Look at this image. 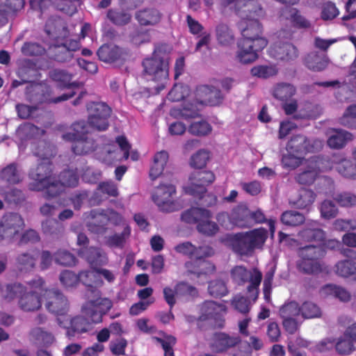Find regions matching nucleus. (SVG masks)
<instances>
[{"mask_svg": "<svg viewBox=\"0 0 356 356\" xmlns=\"http://www.w3.org/2000/svg\"><path fill=\"white\" fill-rule=\"evenodd\" d=\"M242 38L238 42L237 58L243 64H248L258 58V52L268 44L262 37V25L259 19L244 17L238 24Z\"/></svg>", "mask_w": 356, "mask_h": 356, "instance_id": "f257e3e1", "label": "nucleus"}, {"mask_svg": "<svg viewBox=\"0 0 356 356\" xmlns=\"http://www.w3.org/2000/svg\"><path fill=\"white\" fill-rule=\"evenodd\" d=\"M44 31L49 37H54V43L49 47L51 58L59 63L70 61L74 52L80 48L77 40H68L69 31L67 26L59 19L49 18L44 26Z\"/></svg>", "mask_w": 356, "mask_h": 356, "instance_id": "f03ea898", "label": "nucleus"}, {"mask_svg": "<svg viewBox=\"0 0 356 356\" xmlns=\"http://www.w3.org/2000/svg\"><path fill=\"white\" fill-rule=\"evenodd\" d=\"M168 46L160 44L155 47L150 57L142 62V74L148 81H152L156 92L163 90L169 79Z\"/></svg>", "mask_w": 356, "mask_h": 356, "instance_id": "7ed1b4c3", "label": "nucleus"}, {"mask_svg": "<svg viewBox=\"0 0 356 356\" xmlns=\"http://www.w3.org/2000/svg\"><path fill=\"white\" fill-rule=\"evenodd\" d=\"M267 238V230L261 227L230 234L227 238V242L234 252L241 256H247L254 249L261 248Z\"/></svg>", "mask_w": 356, "mask_h": 356, "instance_id": "20e7f679", "label": "nucleus"}, {"mask_svg": "<svg viewBox=\"0 0 356 356\" xmlns=\"http://www.w3.org/2000/svg\"><path fill=\"white\" fill-rule=\"evenodd\" d=\"M72 132H67L62 136V138L72 143V152L79 156L89 154L95 152L97 143L92 137L89 136L87 123L84 120L76 121L72 124Z\"/></svg>", "mask_w": 356, "mask_h": 356, "instance_id": "39448f33", "label": "nucleus"}, {"mask_svg": "<svg viewBox=\"0 0 356 356\" xmlns=\"http://www.w3.org/2000/svg\"><path fill=\"white\" fill-rule=\"evenodd\" d=\"M225 306L213 300L204 301L200 307V315L197 325L201 330L221 329L224 327Z\"/></svg>", "mask_w": 356, "mask_h": 356, "instance_id": "423d86ee", "label": "nucleus"}, {"mask_svg": "<svg viewBox=\"0 0 356 356\" xmlns=\"http://www.w3.org/2000/svg\"><path fill=\"white\" fill-rule=\"evenodd\" d=\"M230 276L232 281L239 286L249 282L247 291L254 301L257 299L259 286L262 280V273L258 268H254L250 272L244 266H235L230 270Z\"/></svg>", "mask_w": 356, "mask_h": 356, "instance_id": "0eeeda50", "label": "nucleus"}, {"mask_svg": "<svg viewBox=\"0 0 356 356\" xmlns=\"http://www.w3.org/2000/svg\"><path fill=\"white\" fill-rule=\"evenodd\" d=\"M50 92V87L42 83L30 82V84L25 89V96L27 101L36 104H41L44 102L58 104L68 100L75 95L74 92H71L64 93L57 97L51 98L49 97Z\"/></svg>", "mask_w": 356, "mask_h": 356, "instance_id": "6e6552de", "label": "nucleus"}, {"mask_svg": "<svg viewBox=\"0 0 356 356\" xmlns=\"http://www.w3.org/2000/svg\"><path fill=\"white\" fill-rule=\"evenodd\" d=\"M86 109L88 112L87 125L99 131H106L109 127L108 119L112 110L104 102H90L87 104Z\"/></svg>", "mask_w": 356, "mask_h": 356, "instance_id": "1a4fd4ad", "label": "nucleus"}, {"mask_svg": "<svg viewBox=\"0 0 356 356\" xmlns=\"http://www.w3.org/2000/svg\"><path fill=\"white\" fill-rule=\"evenodd\" d=\"M24 227V220L20 214L7 212L0 219V237L12 242L19 236Z\"/></svg>", "mask_w": 356, "mask_h": 356, "instance_id": "9d476101", "label": "nucleus"}, {"mask_svg": "<svg viewBox=\"0 0 356 356\" xmlns=\"http://www.w3.org/2000/svg\"><path fill=\"white\" fill-rule=\"evenodd\" d=\"M95 296L97 297L95 299L87 301L82 307V312L90 324L102 323L103 316L113 307V302L109 298Z\"/></svg>", "mask_w": 356, "mask_h": 356, "instance_id": "9b49d317", "label": "nucleus"}, {"mask_svg": "<svg viewBox=\"0 0 356 356\" xmlns=\"http://www.w3.org/2000/svg\"><path fill=\"white\" fill-rule=\"evenodd\" d=\"M323 146V142L319 139H309L305 135L296 134L287 142L286 150L305 157L308 153L319 152Z\"/></svg>", "mask_w": 356, "mask_h": 356, "instance_id": "f8f14e48", "label": "nucleus"}, {"mask_svg": "<svg viewBox=\"0 0 356 356\" xmlns=\"http://www.w3.org/2000/svg\"><path fill=\"white\" fill-rule=\"evenodd\" d=\"M53 163L49 158H42L40 162L35 168H32L29 177L32 180L28 185V188L32 191L42 190L44 184L53 177Z\"/></svg>", "mask_w": 356, "mask_h": 356, "instance_id": "ddd939ff", "label": "nucleus"}, {"mask_svg": "<svg viewBox=\"0 0 356 356\" xmlns=\"http://www.w3.org/2000/svg\"><path fill=\"white\" fill-rule=\"evenodd\" d=\"M216 179L211 170H200L193 172L190 177V185L186 188V193L198 199H202L207 193V186Z\"/></svg>", "mask_w": 356, "mask_h": 356, "instance_id": "4468645a", "label": "nucleus"}, {"mask_svg": "<svg viewBox=\"0 0 356 356\" xmlns=\"http://www.w3.org/2000/svg\"><path fill=\"white\" fill-rule=\"evenodd\" d=\"M42 298L47 310L57 316H65L69 311V302L67 298L58 289H46Z\"/></svg>", "mask_w": 356, "mask_h": 356, "instance_id": "2eb2a0df", "label": "nucleus"}, {"mask_svg": "<svg viewBox=\"0 0 356 356\" xmlns=\"http://www.w3.org/2000/svg\"><path fill=\"white\" fill-rule=\"evenodd\" d=\"M176 193L175 186L172 184H160L152 194V200L160 210L172 212L178 209L177 203L173 200Z\"/></svg>", "mask_w": 356, "mask_h": 356, "instance_id": "dca6fc26", "label": "nucleus"}, {"mask_svg": "<svg viewBox=\"0 0 356 356\" xmlns=\"http://www.w3.org/2000/svg\"><path fill=\"white\" fill-rule=\"evenodd\" d=\"M250 209L245 203H240L232 209L230 214L222 212L218 214L217 220L220 222L222 219L229 218L234 225L240 228L250 227Z\"/></svg>", "mask_w": 356, "mask_h": 356, "instance_id": "f3484780", "label": "nucleus"}, {"mask_svg": "<svg viewBox=\"0 0 356 356\" xmlns=\"http://www.w3.org/2000/svg\"><path fill=\"white\" fill-rule=\"evenodd\" d=\"M100 60L108 63L123 64L129 56V51L116 45L104 44L97 50Z\"/></svg>", "mask_w": 356, "mask_h": 356, "instance_id": "a211bd4d", "label": "nucleus"}, {"mask_svg": "<svg viewBox=\"0 0 356 356\" xmlns=\"http://www.w3.org/2000/svg\"><path fill=\"white\" fill-rule=\"evenodd\" d=\"M268 52L271 57L284 61L294 60L299 56L298 48L293 44L289 42L274 43L270 47Z\"/></svg>", "mask_w": 356, "mask_h": 356, "instance_id": "6ab92c4d", "label": "nucleus"}, {"mask_svg": "<svg viewBox=\"0 0 356 356\" xmlns=\"http://www.w3.org/2000/svg\"><path fill=\"white\" fill-rule=\"evenodd\" d=\"M163 14L154 7H145L135 12L134 18L142 27L156 26L162 20Z\"/></svg>", "mask_w": 356, "mask_h": 356, "instance_id": "aec40b11", "label": "nucleus"}, {"mask_svg": "<svg viewBox=\"0 0 356 356\" xmlns=\"http://www.w3.org/2000/svg\"><path fill=\"white\" fill-rule=\"evenodd\" d=\"M79 254L86 259L94 270L97 268V266H103L108 262L106 253L99 248H81L79 250Z\"/></svg>", "mask_w": 356, "mask_h": 356, "instance_id": "412c9836", "label": "nucleus"}, {"mask_svg": "<svg viewBox=\"0 0 356 356\" xmlns=\"http://www.w3.org/2000/svg\"><path fill=\"white\" fill-rule=\"evenodd\" d=\"M184 266L188 273L195 275L197 277L213 274L216 270V266L205 259H194L186 261Z\"/></svg>", "mask_w": 356, "mask_h": 356, "instance_id": "4be33fe9", "label": "nucleus"}, {"mask_svg": "<svg viewBox=\"0 0 356 356\" xmlns=\"http://www.w3.org/2000/svg\"><path fill=\"white\" fill-rule=\"evenodd\" d=\"M197 95L202 98L201 102L210 106H217L222 103L224 96L220 89L207 85L197 88Z\"/></svg>", "mask_w": 356, "mask_h": 356, "instance_id": "5701e85b", "label": "nucleus"}, {"mask_svg": "<svg viewBox=\"0 0 356 356\" xmlns=\"http://www.w3.org/2000/svg\"><path fill=\"white\" fill-rule=\"evenodd\" d=\"M241 342L238 337H231L225 332H216L213 335L211 348L216 353H223Z\"/></svg>", "mask_w": 356, "mask_h": 356, "instance_id": "b1692460", "label": "nucleus"}, {"mask_svg": "<svg viewBox=\"0 0 356 356\" xmlns=\"http://www.w3.org/2000/svg\"><path fill=\"white\" fill-rule=\"evenodd\" d=\"M238 6L241 19L244 17L259 19L264 15V10L257 0H241L238 2Z\"/></svg>", "mask_w": 356, "mask_h": 356, "instance_id": "393cba45", "label": "nucleus"}, {"mask_svg": "<svg viewBox=\"0 0 356 356\" xmlns=\"http://www.w3.org/2000/svg\"><path fill=\"white\" fill-rule=\"evenodd\" d=\"M353 139V135L341 129H332L327 140L328 147L332 149H341Z\"/></svg>", "mask_w": 356, "mask_h": 356, "instance_id": "a878e982", "label": "nucleus"}, {"mask_svg": "<svg viewBox=\"0 0 356 356\" xmlns=\"http://www.w3.org/2000/svg\"><path fill=\"white\" fill-rule=\"evenodd\" d=\"M37 291H26L18 300V306L24 312H30L38 311L41 308V298Z\"/></svg>", "mask_w": 356, "mask_h": 356, "instance_id": "bb28decb", "label": "nucleus"}, {"mask_svg": "<svg viewBox=\"0 0 356 356\" xmlns=\"http://www.w3.org/2000/svg\"><path fill=\"white\" fill-rule=\"evenodd\" d=\"M298 235L305 242H321L325 238V232L318 227L317 222L307 223Z\"/></svg>", "mask_w": 356, "mask_h": 356, "instance_id": "cd10ccee", "label": "nucleus"}, {"mask_svg": "<svg viewBox=\"0 0 356 356\" xmlns=\"http://www.w3.org/2000/svg\"><path fill=\"white\" fill-rule=\"evenodd\" d=\"M39 255L38 249H32L27 252L20 253L15 260L17 268L20 271H29L35 266Z\"/></svg>", "mask_w": 356, "mask_h": 356, "instance_id": "c85d7f7f", "label": "nucleus"}, {"mask_svg": "<svg viewBox=\"0 0 356 356\" xmlns=\"http://www.w3.org/2000/svg\"><path fill=\"white\" fill-rule=\"evenodd\" d=\"M282 15L289 20L291 26L296 29H305L311 26L310 22L296 8L286 7L282 10Z\"/></svg>", "mask_w": 356, "mask_h": 356, "instance_id": "c756f323", "label": "nucleus"}, {"mask_svg": "<svg viewBox=\"0 0 356 356\" xmlns=\"http://www.w3.org/2000/svg\"><path fill=\"white\" fill-rule=\"evenodd\" d=\"M79 282H81L87 287V290L94 296H100V291L97 287L102 286L103 282L100 280L94 271L83 270L78 274Z\"/></svg>", "mask_w": 356, "mask_h": 356, "instance_id": "7c9ffc66", "label": "nucleus"}, {"mask_svg": "<svg viewBox=\"0 0 356 356\" xmlns=\"http://www.w3.org/2000/svg\"><path fill=\"white\" fill-rule=\"evenodd\" d=\"M207 218H211V212L199 207H191L184 211L181 216V219L184 222L197 225Z\"/></svg>", "mask_w": 356, "mask_h": 356, "instance_id": "2f4dec72", "label": "nucleus"}, {"mask_svg": "<svg viewBox=\"0 0 356 356\" xmlns=\"http://www.w3.org/2000/svg\"><path fill=\"white\" fill-rule=\"evenodd\" d=\"M325 268L321 260L300 258L297 262L298 270L306 275H318L323 273Z\"/></svg>", "mask_w": 356, "mask_h": 356, "instance_id": "473e14b6", "label": "nucleus"}, {"mask_svg": "<svg viewBox=\"0 0 356 356\" xmlns=\"http://www.w3.org/2000/svg\"><path fill=\"white\" fill-rule=\"evenodd\" d=\"M90 328V323L82 316H76L70 319V325L66 327V335L71 339L76 333L82 334Z\"/></svg>", "mask_w": 356, "mask_h": 356, "instance_id": "72a5a7b5", "label": "nucleus"}, {"mask_svg": "<svg viewBox=\"0 0 356 356\" xmlns=\"http://www.w3.org/2000/svg\"><path fill=\"white\" fill-rule=\"evenodd\" d=\"M305 65L310 70L321 72L324 70L328 65V60L317 52H310L304 58Z\"/></svg>", "mask_w": 356, "mask_h": 356, "instance_id": "f704fd0d", "label": "nucleus"}, {"mask_svg": "<svg viewBox=\"0 0 356 356\" xmlns=\"http://www.w3.org/2000/svg\"><path fill=\"white\" fill-rule=\"evenodd\" d=\"M296 93V88L291 83H278L273 88V97L281 102H288Z\"/></svg>", "mask_w": 356, "mask_h": 356, "instance_id": "c9c22d12", "label": "nucleus"}, {"mask_svg": "<svg viewBox=\"0 0 356 356\" xmlns=\"http://www.w3.org/2000/svg\"><path fill=\"white\" fill-rule=\"evenodd\" d=\"M168 160V154L165 151L157 152L154 156V162L149 170L152 180L157 179L162 173Z\"/></svg>", "mask_w": 356, "mask_h": 356, "instance_id": "e433bc0d", "label": "nucleus"}, {"mask_svg": "<svg viewBox=\"0 0 356 356\" xmlns=\"http://www.w3.org/2000/svg\"><path fill=\"white\" fill-rule=\"evenodd\" d=\"M106 17L112 24L118 26H123L129 24L132 18L130 13L118 8L108 10Z\"/></svg>", "mask_w": 356, "mask_h": 356, "instance_id": "4c0bfd02", "label": "nucleus"}, {"mask_svg": "<svg viewBox=\"0 0 356 356\" xmlns=\"http://www.w3.org/2000/svg\"><path fill=\"white\" fill-rule=\"evenodd\" d=\"M334 168L343 177L356 179V162L350 159H343L339 162L334 161Z\"/></svg>", "mask_w": 356, "mask_h": 356, "instance_id": "58836bf2", "label": "nucleus"}, {"mask_svg": "<svg viewBox=\"0 0 356 356\" xmlns=\"http://www.w3.org/2000/svg\"><path fill=\"white\" fill-rule=\"evenodd\" d=\"M0 178L10 184H19L22 180L20 171L15 163H10L1 170Z\"/></svg>", "mask_w": 356, "mask_h": 356, "instance_id": "ea45409f", "label": "nucleus"}, {"mask_svg": "<svg viewBox=\"0 0 356 356\" xmlns=\"http://www.w3.org/2000/svg\"><path fill=\"white\" fill-rule=\"evenodd\" d=\"M318 168L313 165H309L302 172L295 176V180L300 185H312L316 181L319 175Z\"/></svg>", "mask_w": 356, "mask_h": 356, "instance_id": "a19ab883", "label": "nucleus"}, {"mask_svg": "<svg viewBox=\"0 0 356 356\" xmlns=\"http://www.w3.org/2000/svg\"><path fill=\"white\" fill-rule=\"evenodd\" d=\"M42 229L43 233L52 238H59L64 233V227L56 220L47 219L42 222Z\"/></svg>", "mask_w": 356, "mask_h": 356, "instance_id": "79ce46f5", "label": "nucleus"}, {"mask_svg": "<svg viewBox=\"0 0 356 356\" xmlns=\"http://www.w3.org/2000/svg\"><path fill=\"white\" fill-rule=\"evenodd\" d=\"M298 255L300 259L321 260L325 254L324 249L320 245H308L298 249Z\"/></svg>", "mask_w": 356, "mask_h": 356, "instance_id": "37998d69", "label": "nucleus"}, {"mask_svg": "<svg viewBox=\"0 0 356 356\" xmlns=\"http://www.w3.org/2000/svg\"><path fill=\"white\" fill-rule=\"evenodd\" d=\"M64 186L60 180L56 179L54 176L50 178L42 187L41 191L44 192V196L46 199L56 197L63 191Z\"/></svg>", "mask_w": 356, "mask_h": 356, "instance_id": "c03bdc74", "label": "nucleus"}, {"mask_svg": "<svg viewBox=\"0 0 356 356\" xmlns=\"http://www.w3.org/2000/svg\"><path fill=\"white\" fill-rule=\"evenodd\" d=\"M95 213V211H91V214L94 217V221L89 222L88 227L91 232L98 234H103L107 229L109 218L106 214H93Z\"/></svg>", "mask_w": 356, "mask_h": 356, "instance_id": "a18cd8bd", "label": "nucleus"}, {"mask_svg": "<svg viewBox=\"0 0 356 356\" xmlns=\"http://www.w3.org/2000/svg\"><path fill=\"white\" fill-rule=\"evenodd\" d=\"M216 40L221 45L227 46L234 42V36L229 26L220 23L216 27Z\"/></svg>", "mask_w": 356, "mask_h": 356, "instance_id": "49530a36", "label": "nucleus"}, {"mask_svg": "<svg viewBox=\"0 0 356 356\" xmlns=\"http://www.w3.org/2000/svg\"><path fill=\"white\" fill-rule=\"evenodd\" d=\"M336 273L343 277H349L356 274V261L353 259H344L335 265Z\"/></svg>", "mask_w": 356, "mask_h": 356, "instance_id": "de8ad7c7", "label": "nucleus"}, {"mask_svg": "<svg viewBox=\"0 0 356 356\" xmlns=\"http://www.w3.org/2000/svg\"><path fill=\"white\" fill-rule=\"evenodd\" d=\"M280 220L285 225L297 227L305 222V218L303 214L298 211L289 210L282 213Z\"/></svg>", "mask_w": 356, "mask_h": 356, "instance_id": "09e8293b", "label": "nucleus"}, {"mask_svg": "<svg viewBox=\"0 0 356 356\" xmlns=\"http://www.w3.org/2000/svg\"><path fill=\"white\" fill-rule=\"evenodd\" d=\"M316 197V193L311 189L302 188L300 190L298 197L293 204L298 209H306L313 204Z\"/></svg>", "mask_w": 356, "mask_h": 356, "instance_id": "8fccbe9b", "label": "nucleus"}, {"mask_svg": "<svg viewBox=\"0 0 356 356\" xmlns=\"http://www.w3.org/2000/svg\"><path fill=\"white\" fill-rule=\"evenodd\" d=\"M26 291V286L21 283L14 282L8 284L6 286L3 298L7 302H11L16 298L19 300Z\"/></svg>", "mask_w": 356, "mask_h": 356, "instance_id": "3c124183", "label": "nucleus"}, {"mask_svg": "<svg viewBox=\"0 0 356 356\" xmlns=\"http://www.w3.org/2000/svg\"><path fill=\"white\" fill-rule=\"evenodd\" d=\"M339 122L346 128L356 129V104L346 108L342 116L339 118Z\"/></svg>", "mask_w": 356, "mask_h": 356, "instance_id": "603ef678", "label": "nucleus"}, {"mask_svg": "<svg viewBox=\"0 0 356 356\" xmlns=\"http://www.w3.org/2000/svg\"><path fill=\"white\" fill-rule=\"evenodd\" d=\"M54 259L57 264L63 266H73L78 261L76 257L66 250H57L54 254Z\"/></svg>", "mask_w": 356, "mask_h": 356, "instance_id": "864d4df0", "label": "nucleus"}, {"mask_svg": "<svg viewBox=\"0 0 356 356\" xmlns=\"http://www.w3.org/2000/svg\"><path fill=\"white\" fill-rule=\"evenodd\" d=\"M212 131V127L206 120H202L197 122H192L188 128V131L197 136H205L209 135Z\"/></svg>", "mask_w": 356, "mask_h": 356, "instance_id": "5fc2aeb1", "label": "nucleus"}, {"mask_svg": "<svg viewBox=\"0 0 356 356\" xmlns=\"http://www.w3.org/2000/svg\"><path fill=\"white\" fill-rule=\"evenodd\" d=\"M250 227L255 224H261L267 222L271 234H274L275 232V221L271 219L267 220L265 214L261 209H258L254 211L250 210Z\"/></svg>", "mask_w": 356, "mask_h": 356, "instance_id": "6e6d98bb", "label": "nucleus"}, {"mask_svg": "<svg viewBox=\"0 0 356 356\" xmlns=\"http://www.w3.org/2000/svg\"><path fill=\"white\" fill-rule=\"evenodd\" d=\"M321 216L325 220L334 218L338 213L339 209L335 203L330 200H325L321 203L319 207Z\"/></svg>", "mask_w": 356, "mask_h": 356, "instance_id": "4d7b16f0", "label": "nucleus"}, {"mask_svg": "<svg viewBox=\"0 0 356 356\" xmlns=\"http://www.w3.org/2000/svg\"><path fill=\"white\" fill-rule=\"evenodd\" d=\"M333 200L341 207H352L356 206V195L343 191L333 196Z\"/></svg>", "mask_w": 356, "mask_h": 356, "instance_id": "13d9d810", "label": "nucleus"}, {"mask_svg": "<svg viewBox=\"0 0 356 356\" xmlns=\"http://www.w3.org/2000/svg\"><path fill=\"white\" fill-rule=\"evenodd\" d=\"M300 313L299 305L296 301L286 302L280 309V315L282 318H296Z\"/></svg>", "mask_w": 356, "mask_h": 356, "instance_id": "bf43d9fd", "label": "nucleus"}, {"mask_svg": "<svg viewBox=\"0 0 356 356\" xmlns=\"http://www.w3.org/2000/svg\"><path fill=\"white\" fill-rule=\"evenodd\" d=\"M171 114L179 115L186 120L196 118L200 115L199 110L192 104H186L177 110L175 109L171 112Z\"/></svg>", "mask_w": 356, "mask_h": 356, "instance_id": "052dcab7", "label": "nucleus"}, {"mask_svg": "<svg viewBox=\"0 0 356 356\" xmlns=\"http://www.w3.org/2000/svg\"><path fill=\"white\" fill-rule=\"evenodd\" d=\"M58 178L64 187H75L79 184V175L76 170H65L60 173Z\"/></svg>", "mask_w": 356, "mask_h": 356, "instance_id": "680f3d73", "label": "nucleus"}, {"mask_svg": "<svg viewBox=\"0 0 356 356\" xmlns=\"http://www.w3.org/2000/svg\"><path fill=\"white\" fill-rule=\"evenodd\" d=\"M354 342L351 339L344 336L340 337L335 344L337 352L341 355L351 354L355 350Z\"/></svg>", "mask_w": 356, "mask_h": 356, "instance_id": "e2e57ef3", "label": "nucleus"}, {"mask_svg": "<svg viewBox=\"0 0 356 356\" xmlns=\"http://www.w3.org/2000/svg\"><path fill=\"white\" fill-rule=\"evenodd\" d=\"M208 291L211 296L221 298L227 295V288L224 281L216 280L209 282Z\"/></svg>", "mask_w": 356, "mask_h": 356, "instance_id": "0e129e2a", "label": "nucleus"}, {"mask_svg": "<svg viewBox=\"0 0 356 356\" xmlns=\"http://www.w3.org/2000/svg\"><path fill=\"white\" fill-rule=\"evenodd\" d=\"M300 313L305 318H313L319 317L321 314L319 307L310 301H305L300 307Z\"/></svg>", "mask_w": 356, "mask_h": 356, "instance_id": "69168bd1", "label": "nucleus"}, {"mask_svg": "<svg viewBox=\"0 0 356 356\" xmlns=\"http://www.w3.org/2000/svg\"><path fill=\"white\" fill-rule=\"evenodd\" d=\"M304 159V156L299 154L287 152L282 156V163L284 168L293 170L302 163Z\"/></svg>", "mask_w": 356, "mask_h": 356, "instance_id": "338daca9", "label": "nucleus"}, {"mask_svg": "<svg viewBox=\"0 0 356 356\" xmlns=\"http://www.w3.org/2000/svg\"><path fill=\"white\" fill-rule=\"evenodd\" d=\"M209 159V152L204 149H200L191 156L190 165L193 168L202 169L206 166Z\"/></svg>", "mask_w": 356, "mask_h": 356, "instance_id": "774afa93", "label": "nucleus"}]
</instances>
